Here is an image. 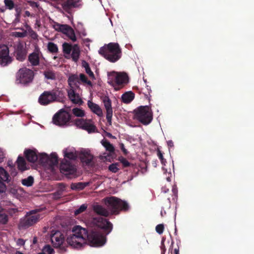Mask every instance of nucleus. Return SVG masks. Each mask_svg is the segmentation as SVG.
<instances>
[{
  "instance_id": "obj_1",
  "label": "nucleus",
  "mask_w": 254,
  "mask_h": 254,
  "mask_svg": "<svg viewBox=\"0 0 254 254\" xmlns=\"http://www.w3.org/2000/svg\"><path fill=\"white\" fill-rule=\"evenodd\" d=\"M71 234L67 237L66 241L72 248L79 249L86 245L88 242L92 247H101L106 242V236L100 231L92 230L89 233L80 226H74Z\"/></svg>"
},
{
  "instance_id": "obj_2",
  "label": "nucleus",
  "mask_w": 254,
  "mask_h": 254,
  "mask_svg": "<svg viewBox=\"0 0 254 254\" xmlns=\"http://www.w3.org/2000/svg\"><path fill=\"white\" fill-rule=\"evenodd\" d=\"M105 204L108 209L101 205L93 206V210L97 214L104 217L110 215H118L121 211H127L129 209L128 204L125 201L115 196L104 198Z\"/></svg>"
},
{
  "instance_id": "obj_3",
  "label": "nucleus",
  "mask_w": 254,
  "mask_h": 254,
  "mask_svg": "<svg viewBox=\"0 0 254 254\" xmlns=\"http://www.w3.org/2000/svg\"><path fill=\"white\" fill-rule=\"evenodd\" d=\"M99 54L111 63H116L122 57V51L118 43L111 42L101 47Z\"/></svg>"
},
{
  "instance_id": "obj_4",
  "label": "nucleus",
  "mask_w": 254,
  "mask_h": 254,
  "mask_svg": "<svg viewBox=\"0 0 254 254\" xmlns=\"http://www.w3.org/2000/svg\"><path fill=\"white\" fill-rule=\"evenodd\" d=\"M42 209L31 210L20 218L18 224L19 230H25L37 223L44 217L41 212Z\"/></svg>"
},
{
  "instance_id": "obj_5",
  "label": "nucleus",
  "mask_w": 254,
  "mask_h": 254,
  "mask_svg": "<svg viewBox=\"0 0 254 254\" xmlns=\"http://www.w3.org/2000/svg\"><path fill=\"white\" fill-rule=\"evenodd\" d=\"M108 83L112 86L115 90H119L128 82V76L124 72L112 71L108 73Z\"/></svg>"
},
{
  "instance_id": "obj_6",
  "label": "nucleus",
  "mask_w": 254,
  "mask_h": 254,
  "mask_svg": "<svg viewBox=\"0 0 254 254\" xmlns=\"http://www.w3.org/2000/svg\"><path fill=\"white\" fill-rule=\"evenodd\" d=\"M134 119L144 125H148L152 120V113L149 106H141L134 110Z\"/></svg>"
},
{
  "instance_id": "obj_7",
  "label": "nucleus",
  "mask_w": 254,
  "mask_h": 254,
  "mask_svg": "<svg viewBox=\"0 0 254 254\" xmlns=\"http://www.w3.org/2000/svg\"><path fill=\"white\" fill-rule=\"evenodd\" d=\"M61 91L53 90L52 91H45L39 96L38 102L43 106H46L57 100L60 97Z\"/></svg>"
},
{
  "instance_id": "obj_8",
  "label": "nucleus",
  "mask_w": 254,
  "mask_h": 254,
  "mask_svg": "<svg viewBox=\"0 0 254 254\" xmlns=\"http://www.w3.org/2000/svg\"><path fill=\"white\" fill-rule=\"evenodd\" d=\"M16 77L17 83L26 84L33 80L34 72L26 67L21 68L16 73Z\"/></svg>"
},
{
  "instance_id": "obj_9",
  "label": "nucleus",
  "mask_w": 254,
  "mask_h": 254,
  "mask_svg": "<svg viewBox=\"0 0 254 254\" xmlns=\"http://www.w3.org/2000/svg\"><path fill=\"white\" fill-rule=\"evenodd\" d=\"M70 114L64 110L62 109L54 115L53 117V123L57 126L62 127L67 125V124L70 121Z\"/></svg>"
},
{
  "instance_id": "obj_10",
  "label": "nucleus",
  "mask_w": 254,
  "mask_h": 254,
  "mask_svg": "<svg viewBox=\"0 0 254 254\" xmlns=\"http://www.w3.org/2000/svg\"><path fill=\"white\" fill-rule=\"evenodd\" d=\"M60 171L68 178L76 177V168L69 161L64 160L60 165Z\"/></svg>"
},
{
  "instance_id": "obj_11",
  "label": "nucleus",
  "mask_w": 254,
  "mask_h": 254,
  "mask_svg": "<svg viewBox=\"0 0 254 254\" xmlns=\"http://www.w3.org/2000/svg\"><path fill=\"white\" fill-rule=\"evenodd\" d=\"M92 222L94 225L103 230L106 235L109 234L113 229L112 224L108 220L101 217H94Z\"/></svg>"
},
{
  "instance_id": "obj_12",
  "label": "nucleus",
  "mask_w": 254,
  "mask_h": 254,
  "mask_svg": "<svg viewBox=\"0 0 254 254\" xmlns=\"http://www.w3.org/2000/svg\"><path fill=\"white\" fill-rule=\"evenodd\" d=\"M12 62L11 58L9 55V49L5 45L0 46V65L5 66Z\"/></svg>"
},
{
  "instance_id": "obj_13",
  "label": "nucleus",
  "mask_w": 254,
  "mask_h": 254,
  "mask_svg": "<svg viewBox=\"0 0 254 254\" xmlns=\"http://www.w3.org/2000/svg\"><path fill=\"white\" fill-rule=\"evenodd\" d=\"M65 237L62 232L58 230H53L51 234V240L54 247H60L64 242Z\"/></svg>"
},
{
  "instance_id": "obj_14",
  "label": "nucleus",
  "mask_w": 254,
  "mask_h": 254,
  "mask_svg": "<svg viewBox=\"0 0 254 254\" xmlns=\"http://www.w3.org/2000/svg\"><path fill=\"white\" fill-rule=\"evenodd\" d=\"M103 102L106 110V119L110 125L112 124V118L113 116V109L112 102L110 98L105 96L103 99Z\"/></svg>"
},
{
  "instance_id": "obj_15",
  "label": "nucleus",
  "mask_w": 254,
  "mask_h": 254,
  "mask_svg": "<svg viewBox=\"0 0 254 254\" xmlns=\"http://www.w3.org/2000/svg\"><path fill=\"white\" fill-rule=\"evenodd\" d=\"M82 4V0H66L62 4V7L66 12L69 13L72 8L79 7Z\"/></svg>"
},
{
  "instance_id": "obj_16",
  "label": "nucleus",
  "mask_w": 254,
  "mask_h": 254,
  "mask_svg": "<svg viewBox=\"0 0 254 254\" xmlns=\"http://www.w3.org/2000/svg\"><path fill=\"white\" fill-rule=\"evenodd\" d=\"M42 54L38 47H36L33 53L28 56V61L32 66H37L40 63V57Z\"/></svg>"
},
{
  "instance_id": "obj_17",
  "label": "nucleus",
  "mask_w": 254,
  "mask_h": 254,
  "mask_svg": "<svg viewBox=\"0 0 254 254\" xmlns=\"http://www.w3.org/2000/svg\"><path fill=\"white\" fill-rule=\"evenodd\" d=\"M27 50L22 43H19L15 50V56L16 59L20 62L23 61L26 57Z\"/></svg>"
},
{
  "instance_id": "obj_18",
  "label": "nucleus",
  "mask_w": 254,
  "mask_h": 254,
  "mask_svg": "<svg viewBox=\"0 0 254 254\" xmlns=\"http://www.w3.org/2000/svg\"><path fill=\"white\" fill-rule=\"evenodd\" d=\"M27 160L31 163L36 162L38 160V152L36 149H27L24 152Z\"/></svg>"
},
{
  "instance_id": "obj_19",
  "label": "nucleus",
  "mask_w": 254,
  "mask_h": 254,
  "mask_svg": "<svg viewBox=\"0 0 254 254\" xmlns=\"http://www.w3.org/2000/svg\"><path fill=\"white\" fill-rule=\"evenodd\" d=\"M68 96L71 102L75 104L82 105L83 103L78 93H75L73 87L70 88L67 91Z\"/></svg>"
},
{
  "instance_id": "obj_20",
  "label": "nucleus",
  "mask_w": 254,
  "mask_h": 254,
  "mask_svg": "<svg viewBox=\"0 0 254 254\" xmlns=\"http://www.w3.org/2000/svg\"><path fill=\"white\" fill-rule=\"evenodd\" d=\"M79 157L81 161L87 165H89L93 159V156L87 151H81Z\"/></svg>"
},
{
  "instance_id": "obj_21",
  "label": "nucleus",
  "mask_w": 254,
  "mask_h": 254,
  "mask_svg": "<svg viewBox=\"0 0 254 254\" xmlns=\"http://www.w3.org/2000/svg\"><path fill=\"white\" fill-rule=\"evenodd\" d=\"M87 105L88 107L94 113L99 117L103 116L102 110L99 105L90 101H88Z\"/></svg>"
},
{
  "instance_id": "obj_22",
  "label": "nucleus",
  "mask_w": 254,
  "mask_h": 254,
  "mask_svg": "<svg viewBox=\"0 0 254 254\" xmlns=\"http://www.w3.org/2000/svg\"><path fill=\"white\" fill-rule=\"evenodd\" d=\"M79 75L78 76L76 74H72L68 78L67 82L70 86V88L73 87V85L76 86L77 88H79V86L77 84V83H79Z\"/></svg>"
},
{
  "instance_id": "obj_23",
  "label": "nucleus",
  "mask_w": 254,
  "mask_h": 254,
  "mask_svg": "<svg viewBox=\"0 0 254 254\" xmlns=\"http://www.w3.org/2000/svg\"><path fill=\"white\" fill-rule=\"evenodd\" d=\"M16 163L18 170L21 172H23L28 169L26 166V161L23 157L19 156Z\"/></svg>"
},
{
  "instance_id": "obj_24",
  "label": "nucleus",
  "mask_w": 254,
  "mask_h": 254,
  "mask_svg": "<svg viewBox=\"0 0 254 254\" xmlns=\"http://www.w3.org/2000/svg\"><path fill=\"white\" fill-rule=\"evenodd\" d=\"M134 94L132 91H127L122 95V100L124 103L128 104L134 98Z\"/></svg>"
},
{
  "instance_id": "obj_25",
  "label": "nucleus",
  "mask_w": 254,
  "mask_h": 254,
  "mask_svg": "<svg viewBox=\"0 0 254 254\" xmlns=\"http://www.w3.org/2000/svg\"><path fill=\"white\" fill-rule=\"evenodd\" d=\"M89 183L88 182H78L77 183H72L70 185V188L72 190H81L85 187L88 186Z\"/></svg>"
},
{
  "instance_id": "obj_26",
  "label": "nucleus",
  "mask_w": 254,
  "mask_h": 254,
  "mask_svg": "<svg viewBox=\"0 0 254 254\" xmlns=\"http://www.w3.org/2000/svg\"><path fill=\"white\" fill-rule=\"evenodd\" d=\"M102 145L106 148V150L108 151L110 154H113L115 153V148L113 144L107 139H103L101 141Z\"/></svg>"
},
{
  "instance_id": "obj_27",
  "label": "nucleus",
  "mask_w": 254,
  "mask_h": 254,
  "mask_svg": "<svg viewBox=\"0 0 254 254\" xmlns=\"http://www.w3.org/2000/svg\"><path fill=\"white\" fill-rule=\"evenodd\" d=\"M71 52V56L73 61L74 62H77L79 59L80 53L79 47L77 45H74L73 46Z\"/></svg>"
},
{
  "instance_id": "obj_28",
  "label": "nucleus",
  "mask_w": 254,
  "mask_h": 254,
  "mask_svg": "<svg viewBox=\"0 0 254 254\" xmlns=\"http://www.w3.org/2000/svg\"><path fill=\"white\" fill-rule=\"evenodd\" d=\"M58 164V159L57 154L55 153H52L50 157L49 156V160L47 165L51 167L57 166Z\"/></svg>"
},
{
  "instance_id": "obj_29",
  "label": "nucleus",
  "mask_w": 254,
  "mask_h": 254,
  "mask_svg": "<svg viewBox=\"0 0 254 254\" xmlns=\"http://www.w3.org/2000/svg\"><path fill=\"white\" fill-rule=\"evenodd\" d=\"M88 131V133H93L96 131L97 128L95 126L91 123L90 120H88L85 126H83V129Z\"/></svg>"
},
{
  "instance_id": "obj_30",
  "label": "nucleus",
  "mask_w": 254,
  "mask_h": 254,
  "mask_svg": "<svg viewBox=\"0 0 254 254\" xmlns=\"http://www.w3.org/2000/svg\"><path fill=\"white\" fill-rule=\"evenodd\" d=\"M49 160V156L46 153H39L38 162L43 165H47Z\"/></svg>"
},
{
  "instance_id": "obj_31",
  "label": "nucleus",
  "mask_w": 254,
  "mask_h": 254,
  "mask_svg": "<svg viewBox=\"0 0 254 254\" xmlns=\"http://www.w3.org/2000/svg\"><path fill=\"white\" fill-rule=\"evenodd\" d=\"M79 83L83 84H87L91 87H92L93 84L91 81L88 79L87 76L83 73L79 74Z\"/></svg>"
},
{
  "instance_id": "obj_32",
  "label": "nucleus",
  "mask_w": 254,
  "mask_h": 254,
  "mask_svg": "<svg viewBox=\"0 0 254 254\" xmlns=\"http://www.w3.org/2000/svg\"><path fill=\"white\" fill-rule=\"evenodd\" d=\"M8 221V215L6 212V210L0 211V223L1 224H6Z\"/></svg>"
},
{
  "instance_id": "obj_33",
  "label": "nucleus",
  "mask_w": 254,
  "mask_h": 254,
  "mask_svg": "<svg viewBox=\"0 0 254 254\" xmlns=\"http://www.w3.org/2000/svg\"><path fill=\"white\" fill-rule=\"evenodd\" d=\"M21 183L23 186L31 187L34 183V178L32 176H29L28 178L22 179Z\"/></svg>"
},
{
  "instance_id": "obj_34",
  "label": "nucleus",
  "mask_w": 254,
  "mask_h": 254,
  "mask_svg": "<svg viewBox=\"0 0 254 254\" xmlns=\"http://www.w3.org/2000/svg\"><path fill=\"white\" fill-rule=\"evenodd\" d=\"M54 252V249L50 245H46L42 249V252L38 254H52Z\"/></svg>"
},
{
  "instance_id": "obj_35",
  "label": "nucleus",
  "mask_w": 254,
  "mask_h": 254,
  "mask_svg": "<svg viewBox=\"0 0 254 254\" xmlns=\"http://www.w3.org/2000/svg\"><path fill=\"white\" fill-rule=\"evenodd\" d=\"M76 31L80 35L85 36L86 35V31L81 23H78L76 27L75 28Z\"/></svg>"
},
{
  "instance_id": "obj_36",
  "label": "nucleus",
  "mask_w": 254,
  "mask_h": 254,
  "mask_svg": "<svg viewBox=\"0 0 254 254\" xmlns=\"http://www.w3.org/2000/svg\"><path fill=\"white\" fill-rule=\"evenodd\" d=\"M45 77L48 79L54 80L56 78L55 72L51 70L48 69L44 72Z\"/></svg>"
},
{
  "instance_id": "obj_37",
  "label": "nucleus",
  "mask_w": 254,
  "mask_h": 254,
  "mask_svg": "<svg viewBox=\"0 0 254 254\" xmlns=\"http://www.w3.org/2000/svg\"><path fill=\"white\" fill-rule=\"evenodd\" d=\"M9 177L8 173L3 168H0V179L3 181H7Z\"/></svg>"
},
{
  "instance_id": "obj_38",
  "label": "nucleus",
  "mask_w": 254,
  "mask_h": 254,
  "mask_svg": "<svg viewBox=\"0 0 254 254\" xmlns=\"http://www.w3.org/2000/svg\"><path fill=\"white\" fill-rule=\"evenodd\" d=\"M72 42H74L76 41V37L74 31L71 27L68 31L67 33L65 34Z\"/></svg>"
},
{
  "instance_id": "obj_39",
  "label": "nucleus",
  "mask_w": 254,
  "mask_h": 254,
  "mask_svg": "<svg viewBox=\"0 0 254 254\" xmlns=\"http://www.w3.org/2000/svg\"><path fill=\"white\" fill-rule=\"evenodd\" d=\"M48 50L52 53H57L58 51V46L53 42H49L48 44Z\"/></svg>"
},
{
  "instance_id": "obj_40",
  "label": "nucleus",
  "mask_w": 254,
  "mask_h": 254,
  "mask_svg": "<svg viewBox=\"0 0 254 254\" xmlns=\"http://www.w3.org/2000/svg\"><path fill=\"white\" fill-rule=\"evenodd\" d=\"M72 47L71 45L67 43H64L63 44L64 53L66 54H69L72 50Z\"/></svg>"
},
{
  "instance_id": "obj_41",
  "label": "nucleus",
  "mask_w": 254,
  "mask_h": 254,
  "mask_svg": "<svg viewBox=\"0 0 254 254\" xmlns=\"http://www.w3.org/2000/svg\"><path fill=\"white\" fill-rule=\"evenodd\" d=\"M87 120L83 119H77L75 120V125L77 127L83 129V126H85Z\"/></svg>"
},
{
  "instance_id": "obj_42",
  "label": "nucleus",
  "mask_w": 254,
  "mask_h": 254,
  "mask_svg": "<svg viewBox=\"0 0 254 254\" xmlns=\"http://www.w3.org/2000/svg\"><path fill=\"white\" fill-rule=\"evenodd\" d=\"M119 164L118 163H113L109 166L108 169L110 172L116 173L119 170Z\"/></svg>"
},
{
  "instance_id": "obj_43",
  "label": "nucleus",
  "mask_w": 254,
  "mask_h": 254,
  "mask_svg": "<svg viewBox=\"0 0 254 254\" xmlns=\"http://www.w3.org/2000/svg\"><path fill=\"white\" fill-rule=\"evenodd\" d=\"M72 113L76 117H82L84 116V111L78 108H73L72 109Z\"/></svg>"
},
{
  "instance_id": "obj_44",
  "label": "nucleus",
  "mask_w": 254,
  "mask_h": 254,
  "mask_svg": "<svg viewBox=\"0 0 254 254\" xmlns=\"http://www.w3.org/2000/svg\"><path fill=\"white\" fill-rule=\"evenodd\" d=\"M59 31L62 32L64 34H66L69 29L71 28L70 26L67 25L61 24L59 25Z\"/></svg>"
},
{
  "instance_id": "obj_45",
  "label": "nucleus",
  "mask_w": 254,
  "mask_h": 254,
  "mask_svg": "<svg viewBox=\"0 0 254 254\" xmlns=\"http://www.w3.org/2000/svg\"><path fill=\"white\" fill-rule=\"evenodd\" d=\"M64 156L65 158L73 160H75L77 158V155L72 152H64Z\"/></svg>"
},
{
  "instance_id": "obj_46",
  "label": "nucleus",
  "mask_w": 254,
  "mask_h": 254,
  "mask_svg": "<svg viewBox=\"0 0 254 254\" xmlns=\"http://www.w3.org/2000/svg\"><path fill=\"white\" fill-rule=\"evenodd\" d=\"M87 205L86 204L81 205L79 208L75 210L74 214L75 215H77L79 214L84 212L87 209Z\"/></svg>"
},
{
  "instance_id": "obj_47",
  "label": "nucleus",
  "mask_w": 254,
  "mask_h": 254,
  "mask_svg": "<svg viewBox=\"0 0 254 254\" xmlns=\"http://www.w3.org/2000/svg\"><path fill=\"white\" fill-rule=\"evenodd\" d=\"M119 160L121 163H122L124 167H128L130 165V163L127 160V159L122 156L119 157Z\"/></svg>"
},
{
  "instance_id": "obj_48",
  "label": "nucleus",
  "mask_w": 254,
  "mask_h": 254,
  "mask_svg": "<svg viewBox=\"0 0 254 254\" xmlns=\"http://www.w3.org/2000/svg\"><path fill=\"white\" fill-rule=\"evenodd\" d=\"M4 3L5 6L10 10L13 9L14 7V3L12 0H4Z\"/></svg>"
},
{
  "instance_id": "obj_49",
  "label": "nucleus",
  "mask_w": 254,
  "mask_h": 254,
  "mask_svg": "<svg viewBox=\"0 0 254 254\" xmlns=\"http://www.w3.org/2000/svg\"><path fill=\"white\" fill-rule=\"evenodd\" d=\"M157 156H158V158H159V159L160 160L162 164H163V165H165V163L166 162V159L165 158H164V157H163L162 152L159 149H158L157 150Z\"/></svg>"
},
{
  "instance_id": "obj_50",
  "label": "nucleus",
  "mask_w": 254,
  "mask_h": 254,
  "mask_svg": "<svg viewBox=\"0 0 254 254\" xmlns=\"http://www.w3.org/2000/svg\"><path fill=\"white\" fill-rule=\"evenodd\" d=\"M155 230L159 234H162L164 230V225L162 224L157 225L156 226Z\"/></svg>"
},
{
  "instance_id": "obj_51",
  "label": "nucleus",
  "mask_w": 254,
  "mask_h": 254,
  "mask_svg": "<svg viewBox=\"0 0 254 254\" xmlns=\"http://www.w3.org/2000/svg\"><path fill=\"white\" fill-rule=\"evenodd\" d=\"M85 72L92 80L95 79V75L91 70L90 68H87V69L85 70Z\"/></svg>"
},
{
  "instance_id": "obj_52",
  "label": "nucleus",
  "mask_w": 254,
  "mask_h": 254,
  "mask_svg": "<svg viewBox=\"0 0 254 254\" xmlns=\"http://www.w3.org/2000/svg\"><path fill=\"white\" fill-rule=\"evenodd\" d=\"M18 211V210L17 208H8L6 210V212L7 214H9L10 215H12L13 214H15Z\"/></svg>"
},
{
  "instance_id": "obj_53",
  "label": "nucleus",
  "mask_w": 254,
  "mask_h": 254,
  "mask_svg": "<svg viewBox=\"0 0 254 254\" xmlns=\"http://www.w3.org/2000/svg\"><path fill=\"white\" fill-rule=\"evenodd\" d=\"M146 89L147 90V92L144 93V96L146 97V98L148 99L149 100H150V92L151 91L150 87L149 86H146Z\"/></svg>"
},
{
  "instance_id": "obj_54",
  "label": "nucleus",
  "mask_w": 254,
  "mask_h": 254,
  "mask_svg": "<svg viewBox=\"0 0 254 254\" xmlns=\"http://www.w3.org/2000/svg\"><path fill=\"white\" fill-rule=\"evenodd\" d=\"M59 190L58 192L60 194L62 193L64 191L65 189V185L63 183L59 184Z\"/></svg>"
},
{
  "instance_id": "obj_55",
  "label": "nucleus",
  "mask_w": 254,
  "mask_h": 254,
  "mask_svg": "<svg viewBox=\"0 0 254 254\" xmlns=\"http://www.w3.org/2000/svg\"><path fill=\"white\" fill-rule=\"evenodd\" d=\"M5 189V185L0 180V193L4 192Z\"/></svg>"
},
{
  "instance_id": "obj_56",
  "label": "nucleus",
  "mask_w": 254,
  "mask_h": 254,
  "mask_svg": "<svg viewBox=\"0 0 254 254\" xmlns=\"http://www.w3.org/2000/svg\"><path fill=\"white\" fill-rule=\"evenodd\" d=\"M120 147L123 152L125 155H127L128 154L127 150L125 148L124 144L123 143L120 144Z\"/></svg>"
},
{
  "instance_id": "obj_57",
  "label": "nucleus",
  "mask_w": 254,
  "mask_h": 254,
  "mask_svg": "<svg viewBox=\"0 0 254 254\" xmlns=\"http://www.w3.org/2000/svg\"><path fill=\"white\" fill-rule=\"evenodd\" d=\"M41 21L40 20L39 18H36L35 20V28H40L41 27Z\"/></svg>"
},
{
  "instance_id": "obj_58",
  "label": "nucleus",
  "mask_w": 254,
  "mask_h": 254,
  "mask_svg": "<svg viewBox=\"0 0 254 254\" xmlns=\"http://www.w3.org/2000/svg\"><path fill=\"white\" fill-rule=\"evenodd\" d=\"M179 248L178 246H176V248H175L174 249H172L171 253L172 254L174 253V254H179Z\"/></svg>"
},
{
  "instance_id": "obj_59",
  "label": "nucleus",
  "mask_w": 254,
  "mask_h": 254,
  "mask_svg": "<svg viewBox=\"0 0 254 254\" xmlns=\"http://www.w3.org/2000/svg\"><path fill=\"white\" fill-rule=\"evenodd\" d=\"M31 36L34 39H37L38 35L35 32L32 30L31 32Z\"/></svg>"
},
{
  "instance_id": "obj_60",
  "label": "nucleus",
  "mask_w": 254,
  "mask_h": 254,
  "mask_svg": "<svg viewBox=\"0 0 254 254\" xmlns=\"http://www.w3.org/2000/svg\"><path fill=\"white\" fill-rule=\"evenodd\" d=\"M4 158V155L2 150L0 149V163H1L3 161V159Z\"/></svg>"
},
{
  "instance_id": "obj_61",
  "label": "nucleus",
  "mask_w": 254,
  "mask_h": 254,
  "mask_svg": "<svg viewBox=\"0 0 254 254\" xmlns=\"http://www.w3.org/2000/svg\"><path fill=\"white\" fill-rule=\"evenodd\" d=\"M82 66L85 68V70L87 69V68H90L88 63L85 61L82 62Z\"/></svg>"
},
{
  "instance_id": "obj_62",
  "label": "nucleus",
  "mask_w": 254,
  "mask_h": 254,
  "mask_svg": "<svg viewBox=\"0 0 254 254\" xmlns=\"http://www.w3.org/2000/svg\"><path fill=\"white\" fill-rule=\"evenodd\" d=\"M17 244L19 245H20V246H23L25 244V241L24 240L22 239H19L17 241Z\"/></svg>"
},
{
  "instance_id": "obj_63",
  "label": "nucleus",
  "mask_w": 254,
  "mask_h": 254,
  "mask_svg": "<svg viewBox=\"0 0 254 254\" xmlns=\"http://www.w3.org/2000/svg\"><path fill=\"white\" fill-rule=\"evenodd\" d=\"M167 144L169 147H172L174 146V143H173V141L171 140H168L167 141Z\"/></svg>"
},
{
  "instance_id": "obj_64",
  "label": "nucleus",
  "mask_w": 254,
  "mask_h": 254,
  "mask_svg": "<svg viewBox=\"0 0 254 254\" xmlns=\"http://www.w3.org/2000/svg\"><path fill=\"white\" fill-rule=\"evenodd\" d=\"M25 16L35 17V15H31L29 11L26 10L25 11Z\"/></svg>"
}]
</instances>
